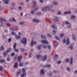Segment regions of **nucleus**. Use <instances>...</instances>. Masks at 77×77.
<instances>
[{"label":"nucleus","mask_w":77,"mask_h":77,"mask_svg":"<svg viewBox=\"0 0 77 77\" xmlns=\"http://www.w3.org/2000/svg\"><path fill=\"white\" fill-rule=\"evenodd\" d=\"M2 21H5V22H6V20H5V19L3 18H1L0 19V23H2Z\"/></svg>","instance_id":"13"},{"label":"nucleus","mask_w":77,"mask_h":77,"mask_svg":"<svg viewBox=\"0 0 77 77\" xmlns=\"http://www.w3.org/2000/svg\"><path fill=\"white\" fill-rule=\"evenodd\" d=\"M52 27L53 28V29H57V27L54 25L52 26Z\"/></svg>","instance_id":"42"},{"label":"nucleus","mask_w":77,"mask_h":77,"mask_svg":"<svg viewBox=\"0 0 77 77\" xmlns=\"http://www.w3.org/2000/svg\"><path fill=\"white\" fill-rule=\"evenodd\" d=\"M69 48H70L71 50H72V49H73V47L72 46V45H70V46H69Z\"/></svg>","instance_id":"36"},{"label":"nucleus","mask_w":77,"mask_h":77,"mask_svg":"<svg viewBox=\"0 0 77 77\" xmlns=\"http://www.w3.org/2000/svg\"><path fill=\"white\" fill-rule=\"evenodd\" d=\"M11 5L12 6H15V3H12Z\"/></svg>","instance_id":"52"},{"label":"nucleus","mask_w":77,"mask_h":77,"mask_svg":"<svg viewBox=\"0 0 77 77\" xmlns=\"http://www.w3.org/2000/svg\"><path fill=\"white\" fill-rule=\"evenodd\" d=\"M66 42V40H65V39H64L63 40V43H65Z\"/></svg>","instance_id":"62"},{"label":"nucleus","mask_w":77,"mask_h":77,"mask_svg":"<svg viewBox=\"0 0 77 77\" xmlns=\"http://www.w3.org/2000/svg\"><path fill=\"white\" fill-rule=\"evenodd\" d=\"M7 54V52L6 51L4 52L3 54L4 56H6V55Z\"/></svg>","instance_id":"33"},{"label":"nucleus","mask_w":77,"mask_h":77,"mask_svg":"<svg viewBox=\"0 0 77 77\" xmlns=\"http://www.w3.org/2000/svg\"><path fill=\"white\" fill-rule=\"evenodd\" d=\"M2 37L4 39H5V38H6V37L4 35H3Z\"/></svg>","instance_id":"60"},{"label":"nucleus","mask_w":77,"mask_h":77,"mask_svg":"<svg viewBox=\"0 0 77 77\" xmlns=\"http://www.w3.org/2000/svg\"><path fill=\"white\" fill-rule=\"evenodd\" d=\"M47 9L49 10V6H47L46 7L44 8H42V11H47Z\"/></svg>","instance_id":"7"},{"label":"nucleus","mask_w":77,"mask_h":77,"mask_svg":"<svg viewBox=\"0 0 77 77\" xmlns=\"http://www.w3.org/2000/svg\"><path fill=\"white\" fill-rule=\"evenodd\" d=\"M63 36H64V34H60V37L62 38Z\"/></svg>","instance_id":"51"},{"label":"nucleus","mask_w":77,"mask_h":77,"mask_svg":"<svg viewBox=\"0 0 77 77\" xmlns=\"http://www.w3.org/2000/svg\"><path fill=\"white\" fill-rule=\"evenodd\" d=\"M69 44V38H67L66 45H68V44Z\"/></svg>","instance_id":"22"},{"label":"nucleus","mask_w":77,"mask_h":77,"mask_svg":"<svg viewBox=\"0 0 77 77\" xmlns=\"http://www.w3.org/2000/svg\"><path fill=\"white\" fill-rule=\"evenodd\" d=\"M20 73H21V72L20 71L17 72L16 73V76L17 77L19 76Z\"/></svg>","instance_id":"14"},{"label":"nucleus","mask_w":77,"mask_h":77,"mask_svg":"<svg viewBox=\"0 0 77 77\" xmlns=\"http://www.w3.org/2000/svg\"><path fill=\"white\" fill-rule=\"evenodd\" d=\"M14 55L15 53H12L11 54V56H14Z\"/></svg>","instance_id":"49"},{"label":"nucleus","mask_w":77,"mask_h":77,"mask_svg":"<svg viewBox=\"0 0 77 77\" xmlns=\"http://www.w3.org/2000/svg\"><path fill=\"white\" fill-rule=\"evenodd\" d=\"M18 29V26H16L14 27V28H10L11 30H17Z\"/></svg>","instance_id":"9"},{"label":"nucleus","mask_w":77,"mask_h":77,"mask_svg":"<svg viewBox=\"0 0 77 77\" xmlns=\"http://www.w3.org/2000/svg\"><path fill=\"white\" fill-rule=\"evenodd\" d=\"M53 32L54 33V35H55V33H56V31L53 30Z\"/></svg>","instance_id":"50"},{"label":"nucleus","mask_w":77,"mask_h":77,"mask_svg":"<svg viewBox=\"0 0 77 77\" xmlns=\"http://www.w3.org/2000/svg\"><path fill=\"white\" fill-rule=\"evenodd\" d=\"M41 42L42 43H44V44H48L49 43L48 42L47 40H42V41H41Z\"/></svg>","instance_id":"6"},{"label":"nucleus","mask_w":77,"mask_h":77,"mask_svg":"<svg viewBox=\"0 0 77 77\" xmlns=\"http://www.w3.org/2000/svg\"><path fill=\"white\" fill-rule=\"evenodd\" d=\"M36 57L37 59H39V58H40V57H42V56L38 55L36 56Z\"/></svg>","instance_id":"17"},{"label":"nucleus","mask_w":77,"mask_h":77,"mask_svg":"<svg viewBox=\"0 0 77 77\" xmlns=\"http://www.w3.org/2000/svg\"><path fill=\"white\" fill-rule=\"evenodd\" d=\"M66 69H67V71H70V68H69L68 67H67Z\"/></svg>","instance_id":"44"},{"label":"nucleus","mask_w":77,"mask_h":77,"mask_svg":"<svg viewBox=\"0 0 77 77\" xmlns=\"http://www.w3.org/2000/svg\"><path fill=\"white\" fill-rule=\"evenodd\" d=\"M58 64H60L61 63V61H59L57 62Z\"/></svg>","instance_id":"53"},{"label":"nucleus","mask_w":77,"mask_h":77,"mask_svg":"<svg viewBox=\"0 0 77 77\" xmlns=\"http://www.w3.org/2000/svg\"><path fill=\"white\" fill-rule=\"evenodd\" d=\"M1 50H4V48H3V46H2L1 47Z\"/></svg>","instance_id":"43"},{"label":"nucleus","mask_w":77,"mask_h":77,"mask_svg":"<svg viewBox=\"0 0 77 77\" xmlns=\"http://www.w3.org/2000/svg\"><path fill=\"white\" fill-rule=\"evenodd\" d=\"M16 38H17V39H20L21 38V37L19 35H16Z\"/></svg>","instance_id":"20"},{"label":"nucleus","mask_w":77,"mask_h":77,"mask_svg":"<svg viewBox=\"0 0 77 77\" xmlns=\"http://www.w3.org/2000/svg\"><path fill=\"white\" fill-rule=\"evenodd\" d=\"M57 14L58 15H60V14H61V12H60V11L58 12L57 13Z\"/></svg>","instance_id":"54"},{"label":"nucleus","mask_w":77,"mask_h":77,"mask_svg":"<svg viewBox=\"0 0 77 77\" xmlns=\"http://www.w3.org/2000/svg\"><path fill=\"white\" fill-rule=\"evenodd\" d=\"M32 20L33 21L35 22V23H39V22H40V20L37 19H33Z\"/></svg>","instance_id":"11"},{"label":"nucleus","mask_w":77,"mask_h":77,"mask_svg":"<svg viewBox=\"0 0 77 77\" xmlns=\"http://www.w3.org/2000/svg\"><path fill=\"white\" fill-rule=\"evenodd\" d=\"M13 20L14 21H15V23H16V21H15V19H14V18H12Z\"/></svg>","instance_id":"58"},{"label":"nucleus","mask_w":77,"mask_h":77,"mask_svg":"<svg viewBox=\"0 0 77 77\" xmlns=\"http://www.w3.org/2000/svg\"><path fill=\"white\" fill-rule=\"evenodd\" d=\"M7 61H10V58H9V57H7Z\"/></svg>","instance_id":"38"},{"label":"nucleus","mask_w":77,"mask_h":77,"mask_svg":"<svg viewBox=\"0 0 77 77\" xmlns=\"http://www.w3.org/2000/svg\"><path fill=\"white\" fill-rule=\"evenodd\" d=\"M71 14V11L66 12H64V14Z\"/></svg>","instance_id":"32"},{"label":"nucleus","mask_w":77,"mask_h":77,"mask_svg":"<svg viewBox=\"0 0 77 77\" xmlns=\"http://www.w3.org/2000/svg\"><path fill=\"white\" fill-rule=\"evenodd\" d=\"M58 55H57V54H56L54 55V59H56V58L58 57Z\"/></svg>","instance_id":"25"},{"label":"nucleus","mask_w":77,"mask_h":77,"mask_svg":"<svg viewBox=\"0 0 77 77\" xmlns=\"http://www.w3.org/2000/svg\"><path fill=\"white\" fill-rule=\"evenodd\" d=\"M47 55H45L44 56V57L43 58H42V60L43 61H45L46 59H47Z\"/></svg>","instance_id":"10"},{"label":"nucleus","mask_w":77,"mask_h":77,"mask_svg":"<svg viewBox=\"0 0 77 77\" xmlns=\"http://www.w3.org/2000/svg\"><path fill=\"white\" fill-rule=\"evenodd\" d=\"M48 48L49 49H50L51 48V46H50V45H49L48 46Z\"/></svg>","instance_id":"61"},{"label":"nucleus","mask_w":77,"mask_h":77,"mask_svg":"<svg viewBox=\"0 0 77 77\" xmlns=\"http://www.w3.org/2000/svg\"><path fill=\"white\" fill-rule=\"evenodd\" d=\"M33 3H34V5L32 7V8H34V10H35V11H36L39 9L38 7H36L35 8V7L36 6V2L35 1H33Z\"/></svg>","instance_id":"4"},{"label":"nucleus","mask_w":77,"mask_h":77,"mask_svg":"<svg viewBox=\"0 0 77 77\" xmlns=\"http://www.w3.org/2000/svg\"><path fill=\"white\" fill-rule=\"evenodd\" d=\"M10 51H11V48H9L8 49V50H7L6 52H10Z\"/></svg>","instance_id":"39"},{"label":"nucleus","mask_w":77,"mask_h":77,"mask_svg":"<svg viewBox=\"0 0 77 77\" xmlns=\"http://www.w3.org/2000/svg\"><path fill=\"white\" fill-rule=\"evenodd\" d=\"M55 38L58 41H60V38H58L57 36H55Z\"/></svg>","instance_id":"29"},{"label":"nucleus","mask_w":77,"mask_h":77,"mask_svg":"<svg viewBox=\"0 0 77 77\" xmlns=\"http://www.w3.org/2000/svg\"><path fill=\"white\" fill-rule=\"evenodd\" d=\"M41 46L40 45H39L38 46L37 48L39 50H40V49H41Z\"/></svg>","instance_id":"37"},{"label":"nucleus","mask_w":77,"mask_h":77,"mask_svg":"<svg viewBox=\"0 0 77 77\" xmlns=\"http://www.w3.org/2000/svg\"><path fill=\"white\" fill-rule=\"evenodd\" d=\"M47 47H48V46H45V45L43 46V48H47Z\"/></svg>","instance_id":"47"},{"label":"nucleus","mask_w":77,"mask_h":77,"mask_svg":"<svg viewBox=\"0 0 77 77\" xmlns=\"http://www.w3.org/2000/svg\"><path fill=\"white\" fill-rule=\"evenodd\" d=\"M9 0H4V3H5V4H8V3H9Z\"/></svg>","instance_id":"18"},{"label":"nucleus","mask_w":77,"mask_h":77,"mask_svg":"<svg viewBox=\"0 0 77 77\" xmlns=\"http://www.w3.org/2000/svg\"><path fill=\"white\" fill-rule=\"evenodd\" d=\"M18 9L19 10H21V9H22V8H21V7H19Z\"/></svg>","instance_id":"55"},{"label":"nucleus","mask_w":77,"mask_h":77,"mask_svg":"<svg viewBox=\"0 0 77 77\" xmlns=\"http://www.w3.org/2000/svg\"><path fill=\"white\" fill-rule=\"evenodd\" d=\"M20 63H19V66H23V63H21L20 62Z\"/></svg>","instance_id":"23"},{"label":"nucleus","mask_w":77,"mask_h":77,"mask_svg":"<svg viewBox=\"0 0 77 77\" xmlns=\"http://www.w3.org/2000/svg\"><path fill=\"white\" fill-rule=\"evenodd\" d=\"M54 5H57L58 3L57 2H53Z\"/></svg>","instance_id":"40"},{"label":"nucleus","mask_w":77,"mask_h":77,"mask_svg":"<svg viewBox=\"0 0 77 77\" xmlns=\"http://www.w3.org/2000/svg\"><path fill=\"white\" fill-rule=\"evenodd\" d=\"M37 44V42L36 41H33V40H32L31 43V46L32 47L33 45H35V44Z\"/></svg>","instance_id":"5"},{"label":"nucleus","mask_w":77,"mask_h":77,"mask_svg":"<svg viewBox=\"0 0 77 77\" xmlns=\"http://www.w3.org/2000/svg\"><path fill=\"white\" fill-rule=\"evenodd\" d=\"M59 19V18L58 17L55 16V19H54V21H59V20H58Z\"/></svg>","instance_id":"15"},{"label":"nucleus","mask_w":77,"mask_h":77,"mask_svg":"<svg viewBox=\"0 0 77 77\" xmlns=\"http://www.w3.org/2000/svg\"><path fill=\"white\" fill-rule=\"evenodd\" d=\"M47 36L50 38H51L52 37V35H50V34H48L47 35Z\"/></svg>","instance_id":"41"},{"label":"nucleus","mask_w":77,"mask_h":77,"mask_svg":"<svg viewBox=\"0 0 77 77\" xmlns=\"http://www.w3.org/2000/svg\"><path fill=\"white\" fill-rule=\"evenodd\" d=\"M72 36L73 40H74V41H75V38L74 37V34H73L72 35Z\"/></svg>","instance_id":"31"},{"label":"nucleus","mask_w":77,"mask_h":77,"mask_svg":"<svg viewBox=\"0 0 77 77\" xmlns=\"http://www.w3.org/2000/svg\"><path fill=\"white\" fill-rule=\"evenodd\" d=\"M40 74H44V69H42L41 70Z\"/></svg>","instance_id":"16"},{"label":"nucleus","mask_w":77,"mask_h":77,"mask_svg":"<svg viewBox=\"0 0 77 77\" xmlns=\"http://www.w3.org/2000/svg\"><path fill=\"white\" fill-rule=\"evenodd\" d=\"M9 21H10L11 22H12V20H11V19H9Z\"/></svg>","instance_id":"64"},{"label":"nucleus","mask_w":77,"mask_h":77,"mask_svg":"<svg viewBox=\"0 0 77 77\" xmlns=\"http://www.w3.org/2000/svg\"><path fill=\"white\" fill-rule=\"evenodd\" d=\"M18 35H19V36H21V32H18Z\"/></svg>","instance_id":"57"},{"label":"nucleus","mask_w":77,"mask_h":77,"mask_svg":"<svg viewBox=\"0 0 77 77\" xmlns=\"http://www.w3.org/2000/svg\"><path fill=\"white\" fill-rule=\"evenodd\" d=\"M50 66H51V65H50V64H47V65H46V66H45L44 67H50Z\"/></svg>","instance_id":"26"},{"label":"nucleus","mask_w":77,"mask_h":77,"mask_svg":"<svg viewBox=\"0 0 77 77\" xmlns=\"http://www.w3.org/2000/svg\"><path fill=\"white\" fill-rule=\"evenodd\" d=\"M19 23L20 24V25H23L24 24V22H19Z\"/></svg>","instance_id":"28"},{"label":"nucleus","mask_w":77,"mask_h":77,"mask_svg":"<svg viewBox=\"0 0 77 77\" xmlns=\"http://www.w3.org/2000/svg\"><path fill=\"white\" fill-rule=\"evenodd\" d=\"M3 69V67L2 66H0V71H2Z\"/></svg>","instance_id":"35"},{"label":"nucleus","mask_w":77,"mask_h":77,"mask_svg":"<svg viewBox=\"0 0 77 77\" xmlns=\"http://www.w3.org/2000/svg\"><path fill=\"white\" fill-rule=\"evenodd\" d=\"M31 13L33 14H34V13H35V11L34 10H32L31 11Z\"/></svg>","instance_id":"46"},{"label":"nucleus","mask_w":77,"mask_h":77,"mask_svg":"<svg viewBox=\"0 0 77 77\" xmlns=\"http://www.w3.org/2000/svg\"><path fill=\"white\" fill-rule=\"evenodd\" d=\"M14 68H18V62L16 63L14 66Z\"/></svg>","instance_id":"8"},{"label":"nucleus","mask_w":77,"mask_h":77,"mask_svg":"<svg viewBox=\"0 0 77 77\" xmlns=\"http://www.w3.org/2000/svg\"><path fill=\"white\" fill-rule=\"evenodd\" d=\"M20 42L24 44V45H26V42H27V39H26V38H23L22 39L20 40Z\"/></svg>","instance_id":"1"},{"label":"nucleus","mask_w":77,"mask_h":77,"mask_svg":"<svg viewBox=\"0 0 77 77\" xmlns=\"http://www.w3.org/2000/svg\"><path fill=\"white\" fill-rule=\"evenodd\" d=\"M22 71L23 72V74H22L21 75V77H24L25 75H27V73L25 72V70L23 68L22 69Z\"/></svg>","instance_id":"2"},{"label":"nucleus","mask_w":77,"mask_h":77,"mask_svg":"<svg viewBox=\"0 0 77 77\" xmlns=\"http://www.w3.org/2000/svg\"><path fill=\"white\" fill-rule=\"evenodd\" d=\"M22 59V56H19L18 58V60L19 62H20L21 61V59Z\"/></svg>","instance_id":"12"},{"label":"nucleus","mask_w":77,"mask_h":77,"mask_svg":"<svg viewBox=\"0 0 77 77\" xmlns=\"http://www.w3.org/2000/svg\"><path fill=\"white\" fill-rule=\"evenodd\" d=\"M11 34H12V35H13L14 36H15V35H16V33H15L13 32H11Z\"/></svg>","instance_id":"30"},{"label":"nucleus","mask_w":77,"mask_h":77,"mask_svg":"<svg viewBox=\"0 0 77 77\" xmlns=\"http://www.w3.org/2000/svg\"><path fill=\"white\" fill-rule=\"evenodd\" d=\"M41 38H47L46 36H45V35H41Z\"/></svg>","instance_id":"24"},{"label":"nucleus","mask_w":77,"mask_h":77,"mask_svg":"<svg viewBox=\"0 0 77 77\" xmlns=\"http://www.w3.org/2000/svg\"><path fill=\"white\" fill-rule=\"evenodd\" d=\"M8 42H11V38H9L8 40Z\"/></svg>","instance_id":"56"},{"label":"nucleus","mask_w":77,"mask_h":77,"mask_svg":"<svg viewBox=\"0 0 77 77\" xmlns=\"http://www.w3.org/2000/svg\"><path fill=\"white\" fill-rule=\"evenodd\" d=\"M55 43H56V44L55 45V47H57V44H58V43L57 42H56Z\"/></svg>","instance_id":"59"},{"label":"nucleus","mask_w":77,"mask_h":77,"mask_svg":"<svg viewBox=\"0 0 77 77\" xmlns=\"http://www.w3.org/2000/svg\"><path fill=\"white\" fill-rule=\"evenodd\" d=\"M65 23L66 24H69V23L67 21H66Z\"/></svg>","instance_id":"48"},{"label":"nucleus","mask_w":77,"mask_h":77,"mask_svg":"<svg viewBox=\"0 0 77 77\" xmlns=\"http://www.w3.org/2000/svg\"><path fill=\"white\" fill-rule=\"evenodd\" d=\"M71 61H70V64H72V60H73V58L72 57H70Z\"/></svg>","instance_id":"21"},{"label":"nucleus","mask_w":77,"mask_h":77,"mask_svg":"<svg viewBox=\"0 0 77 77\" xmlns=\"http://www.w3.org/2000/svg\"><path fill=\"white\" fill-rule=\"evenodd\" d=\"M5 62V60L3 59H1L0 60V62L1 63H3V62Z\"/></svg>","instance_id":"27"},{"label":"nucleus","mask_w":77,"mask_h":77,"mask_svg":"<svg viewBox=\"0 0 77 77\" xmlns=\"http://www.w3.org/2000/svg\"><path fill=\"white\" fill-rule=\"evenodd\" d=\"M69 59H66L65 60V61L66 62H69Z\"/></svg>","instance_id":"45"},{"label":"nucleus","mask_w":77,"mask_h":77,"mask_svg":"<svg viewBox=\"0 0 77 77\" xmlns=\"http://www.w3.org/2000/svg\"><path fill=\"white\" fill-rule=\"evenodd\" d=\"M76 17H75V16L74 15H72L70 17V18H71V19H74V18H75Z\"/></svg>","instance_id":"19"},{"label":"nucleus","mask_w":77,"mask_h":77,"mask_svg":"<svg viewBox=\"0 0 77 77\" xmlns=\"http://www.w3.org/2000/svg\"><path fill=\"white\" fill-rule=\"evenodd\" d=\"M16 46H17V43H15L13 45V48L16 52H18V49H16Z\"/></svg>","instance_id":"3"},{"label":"nucleus","mask_w":77,"mask_h":77,"mask_svg":"<svg viewBox=\"0 0 77 77\" xmlns=\"http://www.w3.org/2000/svg\"><path fill=\"white\" fill-rule=\"evenodd\" d=\"M40 14H41V12H38L37 14V15H40Z\"/></svg>","instance_id":"63"},{"label":"nucleus","mask_w":77,"mask_h":77,"mask_svg":"<svg viewBox=\"0 0 77 77\" xmlns=\"http://www.w3.org/2000/svg\"><path fill=\"white\" fill-rule=\"evenodd\" d=\"M20 50L22 52L24 51L25 50V49L23 48H21Z\"/></svg>","instance_id":"34"}]
</instances>
